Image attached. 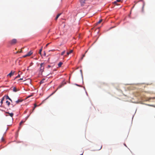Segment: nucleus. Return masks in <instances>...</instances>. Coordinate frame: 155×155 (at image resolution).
<instances>
[{
    "instance_id": "1",
    "label": "nucleus",
    "mask_w": 155,
    "mask_h": 155,
    "mask_svg": "<svg viewBox=\"0 0 155 155\" xmlns=\"http://www.w3.org/2000/svg\"><path fill=\"white\" fill-rule=\"evenodd\" d=\"M44 64L43 63H42L40 64V67L39 68V72L41 74L44 71Z\"/></svg>"
},
{
    "instance_id": "2",
    "label": "nucleus",
    "mask_w": 155,
    "mask_h": 155,
    "mask_svg": "<svg viewBox=\"0 0 155 155\" xmlns=\"http://www.w3.org/2000/svg\"><path fill=\"white\" fill-rule=\"evenodd\" d=\"M17 42V40L15 39H13L10 41V44L13 45L15 44Z\"/></svg>"
},
{
    "instance_id": "3",
    "label": "nucleus",
    "mask_w": 155,
    "mask_h": 155,
    "mask_svg": "<svg viewBox=\"0 0 155 155\" xmlns=\"http://www.w3.org/2000/svg\"><path fill=\"white\" fill-rule=\"evenodd\" d=\"M155 99V97H147L145 98V100L146 101H150L151 100Z\"/></svg>"
},
{
    "instance_id": "4",
    "label": "nucleus",
    "mask_w": 155,
    "mask_h": 155,
    "mask_svg": "<svg viewBox=\"0 0 155 155\" xmlns=\"http://www.w3.org/2000/svg\"><path fill=\"white\" fill-rule=\"evenodd\" d=\"M87 0H80V2L82 6L84 5V4L85 3V2Z\"/></svg>"
},
{
    "instance_id": "5",
    "label": "nucleus",
    "mask_w": 155,
    "mask_h": 155,
    "mask_svg": "<svg viewBox=\"0 0 155 155\" xmlns=\"http://www.w3.org/2000/svg\"><path fill=\"white\" fill-rule=\"evenodd\" d=\"M15 73V71H11L10 73H9L7 75V76H9L10 77H11Z\"/></svg>"
},
{
    "instance_id": "6",
    "label": "nucleus",
    "mask_w": 155,
    "mask_h": 155,
    "mask_svg": "<svg viewBox=\"0 0 155 155\" xmlns=\"http://www.w3.org/2000/svg\"><path fill=\"white\" fill-rule=\"evenodd\" d=\"M73 52V50H71L69 52H68L67 53V54L65 55L64 56L65 57L68 56L70 54L72 53Z\"/></svg>"
},
{
    "instance_id": "7",
    "label": "nucleus",
    "mask_w": 155,
    "mask_h": 155,
    "mask_svg": "<svg viewBox=\"0 0 155 155\" xmlns=\"http://www.w3.org/2000/svg\"><path fill=\"white\" fill-rule=\"evenodd\" d=\"M19 89H17L15 87H13V91L15 92H17L18 91H19Z\"/></svg>"
},
{
    "instance_id": "8",
    "label": "nucleus",
    "mask_w": 155,
    "mask_h": 155,
    "mask_svg": "<svg viewBox=\"0 0 155 155\" xmlns=\"http://www.w3.org/2000/svg\"><path fill=\"white\" fill-rule=\"evenodd\" d=\"M6 113H7V114H9V115L11 117H12L13 116V115H14V114L13 113H9L8 112H6Z\"/></svg>"
},
{
    "instance_id": "9",
    "label": "nucleus",
    "mask_w": 155,
    "mask_h": 155,
    "mask_svg": "<svg viewBox=\"0 0 155 155\" xmlns=\"http://www.w3.org/2000/svg\"><path fill=\"white\" fill-rule=\"evenodd\" d=\"M5 98H6V99H9V100H10L11 102H12V100H11V98H10L9 97H8V95L7 96H5Z\"/></svg>"
},
{
    "instance_id": "10",
    "label": "nucleus",
    "mask_w": 155,
    "mask_h": 155,
    "mask_svg": "<svg viewBox=\"0 0 155 155\" xmlns=\"http://www.w3.org/2000/svg\"><path fill=\"white\" fill-rule=\"evenodd\" d=\"M33 53V52L31 51H30L27 54L28 56H30Z\"/></svg>"
},
{
    "instance_id": "11",
    "label": "nucleus",
    "mask_w": 155,
    "mask_h": 155,
    "mask_svg": "<svg viewBox=\"0 0 155 155\" xmlns=\"http://www.w3.org/2000/svg\"><path fill=\"white\" fill-rule=\"evenodd\" d=\"M61 15V13L58 14L55 18V20H57L58 19V18L59 17L60 15Z\"/></svg>"
},
{
    "instance_id": "12",
    "label": "nucleus",
    "mask_w": 155,
    "mask_h": 155,
    "mask_svg": "<svg viewBox=\"0 0 155 155\" xmlns=\"http://www.w3.org/2000/svg\"><path fill=\"white\" fill-rule=\"evenodd\" d=\"M22 101V100L19 99V100H18L17 101H16L15 102L16 103V104H18L19 102H21Z\"/></svg>"
},
{
    "instance_id": "13",
    "label": "nucleus",
    "mask_w": 155,
    "mask_h": 155,
    "mask_svg": "<svg viewBox=\"0 0 155 155\" xmlns=\"http://www.w3.org/2000/svg\"><path fill=\"white\" fill-rule=\"evenodd\" d=\"M63 64V63L62 62H60L58 64V67H61V65Z\"/></svg>"
},
{
    "instance_id": "14",
    "label": "nucleus",
    "mask_w": 155,
    "mask_h": 155,
    "mask_svg": "<svg viewBox=\"0 0 155 155\" xmlns=\"http://www.w3.org/2000/svg\"><path fill=\"white\" fill-rule=\"evenodd\" d=\"M6 103L7 104L8 106H9L10 104V102H9L8 101H6Z\"/></svg>"
},
{
    "instance_id": "15",
    "label": "nucleus",
    "mask_w": 155,
    "mask_h": 155,
    "mask_svg": "<svg viewBox=\"0 0 155 155\" xmlns=\"http://www.w3.org/2000/svg\"><path fill=\"white\" fill-rule=\"evenodd\" d=\"M99 146V147L98 148H97V150H101V148H102V146L101 145H100Z\"/></svg>"
},
{
    "instance_id": "16",
    "label": "nucleus",
    "mask_w": 155,
    "mask_h": 155,
    "mask_svg": "<svg viewBox=\"0 0 155 155\" xmlns=\"http://www.w3.org/2000/svg\"><path fill=\"white\" fill-rule=\"evenodd\" d=\"M20 77V74L19 73L18 75L15 78V79H16L18 78H19V77Z\"/></svg>"
},
{
    "instance_id": "17",
    "label": "nucleus",
    "mask_w": 155,
    "mask_h": 155,
    "mask_svg": "<svg viewBox=\"0 0 155 155\" xmlns=\"http://www.w3.org/2000/svg\"><path fill=\"white\" fill-rule=\"evenodd\" d=\"M32 111H31V112L30 113V114H29V115H28V116H27L26 118H25V120H26L28 118V117H29V116L32 113Z\"/></svg>"
},
{
    "instance_id": "18",
    "label": "nucleus",
    "mask_w": 155,
    "mask_h": 155,
    "mask_svg": "<svg viewBox=\"0 0 155 155\" xmlns=\"http://www.w3.org/2000/svg\"><path fill=\"white\" fill-rule=\"evenodd\" d=\"M102 21V19L100 20L98 22H97V24H99Z\"/></svg>"
},
{
    "instance_id": "19",
    "label": "nucleus",
    "mask_w": 155,
    "mask_h": 155,
    "mask_svg": "<svg viewBox=\"0 0 155 155\" xmlns=\"http://www.w3.org/2000/svg\"><path fill=\"white\" fill-rule=\"evenodd\" d=\"M65 52H66L65 51H63L61 53V55H63L65 53Z\"/></svg>"
},
{
    "instance_id": "20",
    "label": "nucleus",
    "mask_w": 155,
    "mask_h": 155,
    "mask_svg": "<svg viewBox=\"0 0 155 155\" xmlns=\"http://www.w3.org/2000/svg\"><path fill=\"white\" fill-rule=\"evenodd\" d=\"M64 85V84H61V85H60L59 87H58V88H61V87L62 86H63V85Z\"/></svg>"
},
{
    "instance_id": "21",
    "label": "nucleus",
    "mask_w": 155,
    "mask_h": 155,
    "mask_svg": "<svg viewBox=\"0 0 155 155\" xmlns=\"http://www.w3.org/2000/svg\"><path fill=\"white\" fill-rule=\"evenodd\" d=\"M42 51V49L41 48L39 50V53L41 55V52Z\"/></svg>"
},
{
    "instance_id": "22",
    "label": "nucleus",
    "mask_w": 155,
    "mask_h": 155,
    "mask_svg": "<svg viewBox=\"0 0 155 155\" xmlns=\"http://www.w3.org/2000/svg\"><path fill=\"white\" fill-rule=\"evenodd\" d=\"M25 120H25V121H21L20 122V125H21V124H22V123H24L25 122Z\"/></svg>"
},
{
    "instance_id": "23",
    "label": "nucleus",
    "mask_w": 155,
    "mask_h": 155,
    "mask_svg": "<svg viewBox=\"0 0 155 155\" xmlns=\"http://www.w3.org/2000/svg\"><path fill=\"white\" fill-rule=\"evenodd\" d=\"M45 79H43L42 80H41V81H40V84H41L42 83H44V81Z\"/></svg>"
},
{
    "instance_id": "24",
    "label": "nucleus",
    "mask_w": 155,
    "mask_h": 155,
    "mask_svg": "<svg viewBox=\"0 0 155 155\" xmlns=\"http://www.w3.org/2000/svg\"><path fill=\"white\" fill-rule=\"evenodd\" d=\"M144 5H145V4L144 3H143V7H142V11H143V8H144Z\"/></svg>"
},
{
    "instance_id": "25",
    "label": "nucleus",
    "mask_w": 155,
    "mask_h": 155,
    "mask_svg": "<svg viewBox=\"0 0 155 155\" xmlns=\"http://www.w3.org/2000/svg\"><path fill=\"white\" fill-rule=\"evenodd\" d=\"M5 96H4L3 97V98H2V101H3L5 99Z\"/></svg>"
},
{
    "instance_id": "26",
    "label": "nucleus",
    "mask_w": 155,
    "mask_h": 155,
    "mask_svg": "<svg viewBox=\"0 0 155 155\" xmlns=\"http://www.w3.org/2000/svg\"><path fill=\"white\" fill-rule=\"evenodd\" d=\"M51 67V66L50 65H48L47 66V68H50Z\"/></svg>"
},
{
    "instance_id": "27",
    "label": "nucleus",
    "mask_w": 155,
    "mask_h": 155,
    "mask_svg": "<svg viewBox=\"0 0 155 155\" xmlns=\"http://www.w3.org/2000/svg\"><path fill=\"white\" fill-rule=\"evenodd\" d=\"M55 51V50L54 49H53V50H49V51Z\"/></svg>"
},
{
    "instance_id": "28",
    "label": "nucleus",
    "mask_w": 155,
    "mask_h": 155,
    "mask_svg": "<svg viewBox=\"0 0 155 155\" xmlns=\"http://www.w3.org/2000/svg\"><path fill=\"white\" fill-rule=\"evenodd\" d=\"M85 56V54H83V56H82V58H81V59H82L83 58H84Z\"/></svg>"
},
{
    "instance_id": "29",
    "label": "nucleus",
    "mask_w": 155,
    "mask_h": 155,
    "mask_svg": "<svg viewBox=\"0 0 155 155\" xmlns=\"http://www.w3.org/2000/svg\"><path fill=\"white\" fill-rule=\"evenodd\" d=\"M37 106V105L36 104H34V108H35Z\"/></svg>"
},
{
    "instance_id": "30",
    "label": "nucleus",
    "mask_w": 155,
    "mask_h": 155,
    "mask_svg": "<svg viewBox=\"0 0 155 155\" xmlns=\"http://www.w3.org/2000/svg\"><path fill=\"white\" fill-rule=\"evenodd\" d=\"M27 56H28V55H27V54H26V55H25L24 56H23V57H24V58H25V57H26Z\"/></svg>"
},
{
    "instance_id": "31",
    "label": "nucleus",
    "mask_w": 155,
    "mask_h": 155,
    "mask_svg": "<svg viewBox=\"0 0 155 155\" xmlns=\"http://www.w3.org/2000/svg\"><path fill=\"white\" fill-rule=\"evenodd\" d=\"M2 141H4V138H3V137H2Z\"/></svg>"
},
{
    "instance_id": "32",
    "label": "nucleus",
    "mask_w": 155,
    "mask_h": 155,
    "mask_svg": "<svg viewBox=\"0 0 155 155\" xmlns=\"http://www.w3.org/2000/svg\"><path fill=\"white\" fill-rule=\"evenodd\" d=\"M49 44H50V43H48L46 45L45 47H47L48 46V45Z\"/></svg>"
},
{
    "instance_id": "33",
    "label": "nucleus",
    "mask_w": 155,
    "mask_h": 155,
    "mask_svg": "<svg viewBox=\"0 0 155 155\" xmlns=\"http://www.w3.org/2000/svg\"><path fill=\"white\" fill-rule=\"evenodd\" d=\"M20 73V74H22V72H20V71H19L18 73Z\"/></svg>"
},
{
    "instance_id": "34",
    "label": "nucleus",
    "mask_w": 155,
    "mask_h": 155,
    "mask_svg": "<svg viewBox=\"0 0 155 155\" xmlns=\"http://www.w3.org/2000/svg\"><path fill=\"white\" fill-rule=\"evenodd\" d=\"M120 0H117V2H120Z\"/></svg>"
},
{
    "instance_id": "35",
    "label": "nucleus",
    "mask_w": 155,
    "mask_h": 155,
    "mask_svg": "<svg viewBox=\"0 0 155 155\" xmlns=\"http://www.w3.org/2000/svg\"><path fill=\"white\" fill-rule=\"evenodd\" d=\"M23 80V78H20L18 80Z\"/></svg>"
},
{
    "instance_id": "36",
    "label": "nucleus",
    "mask_w": 155,
    "mask_h": 155,
    "mask_svg": "<svg viewBox=\"0 0 155 155\" xmlns=\"http://www.w3.org/2000/svg\"><path fill=\"white\" fill-rule=\"evenodd\" d=\"M3 101H2L1 100V104H3Z\"/></svg>"
},
{
    "instance_id": "37",
    "label": "nucleus",
    "mask_w": 155,
    "mask_h": 155,
    "mask_svg": "<svg viewBox=\"0 0 155 155\" xmlns=\"http://www.w3.org/2000/svg\"><path fill=\"white\" fill-rule=\"evenodd\" d=\"M27 110H26L25 111V113H26L27 112Z\"/></svg>"
},
{
    "instance_id": "38",
    "label": "nucleus",
    "mask_w": 155,
    "mask_h": 155,
    "mask_svg": "<svg viewBox=\"0 0 155 155\" xmlns=\"http://www.w3.org/2000/svg\"><path fill=\"white\" fill-rule=\"evenodd\" d=\"M44 54L45 56L46 55V53L45 52H44Z\"/></svg>"
},
{
    "instance_id": "39",
    "label": "nucleus",
    "mask_w": 155,
    "mask_h": 155,
    "mask_svg": "<svg viewBox=\"0 0 155 155\" xmlns=\"http://www.w3.org/2000/svg\"><path fill=\"white\" fill-rule=\"evenodd\" d=\"M35 108H34V107H33V110H32V111H33V110H35Z\"/></svg>"
},
{
    "instance_id": "40",
    "label": "nucleus",
    "mask_w": 155,
    "mask_h": 155,
    "mask_svg": "<svg viewBox=\"0 0 155 155\" xmlns=\"http://www.w3.org/2000/svg\"><path fill=\"white\" fill-rule=\"evenodd\" d=\"M117 1H115V2H114V3H117Z\"/></svg>"
},
{
    "instance_id": "41",
    "label": "nucleus",
    "mask_w": 155,
    "mask_h": 155,
    "mask_svg": "<svg viewBox=\"0 0 155 155\" xmlns=\"http://www.w3.org/2000/svg\"><path fill=\"white\" fill-rule=\"evenodd\" d=\"M22 52V50H21V51H20L19 52Z\"/></svg>"
},
{
    "instance_id": "42",
    "label": "nucleus",
    "mask_w": 155,
    "mask_h": 155,
    "mask_svg": "<svg viewBox=\"0 0 155 155\" xmlns=\"http://www.w3.org/2000/svg\"><path fill=\"white\" fill-rule=\"evenodd\" d=\"M76 85H77V86H79V85H78V84H76Z\"/></svg>"
},
{
    "instance_id": "43",
    "label": "nucleus",
    "mask_w": 155,
    "mask_h": 155,
    "mask_svg": "<svg viewBox=\"0 0 155 155\" xmlns=\"http://www.w3.org/2000/svg\"><path fill=\"white\" fill-rule=\"evenodd\" d=\"M80 155H83V154H81Z\"/></svg>"
},
{
    "instance_id": "44",
    "label": "nucleus",
    "mask_w": 155,
    "mask_h": 155,
    "mask_svg": "<svg viewBox=\"0 0 155 155\" xmlns=\"http://www.w3.org/2000/svg\"><path fill=\"white\" fill-rule=\"evenodd\" d=\"M8 116V115H6V116Z\"/></svg>"
},
{
    "instance_id": "45",
    "label": "nucleus",
    "mask_w": 155,
    "mask_h": 155,
    "mask_svg": "<svg viewBox=\"0 0 155 155\" xmlns=\"http://www.w3.org/2000/svg\"><path fill=\"white\" fill-rule=\"evenodd\" d=\"M30 96H29L28 97H30Z\"/></svg>"
},
{
    "instance_id": "46",
    "label": "nucleus",
    "mask_w": 155,
    "mask_h": 155,
    "mask_svg": "<svg viewBox=\"0 0 155 155\" xmlns=\"http://www.w3.org/2000/svg\"><path fill=\"white\" fill-rule=\"evenodd\" d=\"M50 74H52V73H51Z\"/></svg>"
}]
</instances>
